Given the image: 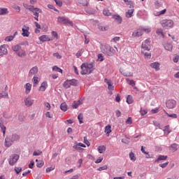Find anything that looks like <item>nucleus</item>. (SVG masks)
I'll return each instance as SVG.
<instances>
[{
    "instance_id": "nucleus-1",
    "label": "nucleus",
    "mask_w": 179,
    "mask_h": 179,
    "mask_svg": "<svg viewBox=\"0 0 179 179\" xmlns=\"http://www.w3.org/2000/svg\"><path fill=\"white\" fill-rule=\"evenodd\" d=\"M81 75H89L94 71V63H90L88 64H86L83 63L81 65Z\"/></svg>"
},
{
    "instance_id": "nucleus-2",
    "label": "nucleus",
    "mask_w": 179,
    "mask_h": 179,
    "mask_svg": "<svg viewBox=\"0 0 179 179\" xmlns=\"http://www.w3.org/2000/svg\"><path fill=\"white\" fill-rule=\"evenodd\" d=\"M20 139V136L14 134L8 137H6L5 139V146L6 148H10L14 142L19 141Z\"/></svg>"
},
{
    "instance_id": "nucleus-3",
    "label": "nucleus",
    "mask_w": 179,
    "mask_h": 179,
    "mask_svg": "<svg viewBox=\"0 0 179 179\" xmlns=\"http://www.w3.org/2000/svg\"><path fill=\"white\" fill-rule=\"evenodd\" d=\"M101 52L108 55V57H113L114 54V49L110 46V45H101Z\"/></svg>"
},
{
    "instance_id": "nucleus-4",
    "label": "nucleus",
    "mask_w": 179,
    "mask_h": 179,
    "mask_svg": "<svg viewBox=\"0 0 179 179\" xmlns=\"http://www.w3.org/2000/svg\"><path fill=\"white\" fill-rule=\"evenodd\" d=\"M27 8L29 10H30V12H32V13L34 14V16H35L34 17L35 20L38 22V14L42 13L43 10H41V9L38 8H34V6H28L27 7Z\"/></svg>"
},
{
    "instance_id": "nucleus-5",
    "label": "nucleus",
    "mask_w": 179,
    "mask_h": 179,
    "mask_svg": "<svg viewBox=\"0 0 179 179\" xmlns=\"http://www.w3.org/2000/svg\"><path fill=\"white\" fill-rule=\"evenodd\" d=\"M19 157H20L19 155H17V154L11 155L8 159V164H10V166H15V164L17 163V161L19 160Z\"/></svg>"
},
{
    "instance_id": "nucleus-6",
    "label": "nucleus",
    "mask_w": 179,
    "mask_h": 179,
    "mask_svg": "<svg viewBox=\"0 0 179 179\" xmlns=\"http://www.w3.org/2000/svg\"><path fill=\"white\" fill-rule=\"evenodd\" d=\"M160 24L162 26V27L166 29L167 27H173L174 22H173L171 20H162L160 22Z\"/></svg>"
},
{
    "instance_id": "nucleus-7",
    "label": "nucleus",
    "mask_w": 179,
    "mask_h": 179,
    "mask_svg": "<svg viewBox=\"0 0 179 179\" xmlns=\"http://www.w3.org/2000/svg\"><path fill=\"white\" fill-rule=\"evenodd\" d=\"M143 31H147V33H150V29H138L134 31L132 34L133 37H141L143 34Z\"/></svg>"
},
{
    "instance_id": "nucleus-8",
    "label": "nucleus",
    "mask_w": 179,
    "mask_h": 179,
    "mask_svg": "<svg viewBox=\"0 0 179 179\" xmlns=\"http://www.w3.org/2000/svg\"><path fill=\"white\" fill-rule=\"evenodd\" d=\"M57 22L59 23H63V24H69V26H73V22H72L65 17H59L57 18Z\"/></svg>"
},
{
    "instance_id": "nucleus-9",
    "label": "nucleus",
    "mask_w": 179,
    "mask_h": 179,
    "mask_svg": "<svg viewBox=\"0 0 179 179\" xmlns=\"http://www.w3.org/2000/svg\"><path fill=\"white\" fill-rule=\"evenodd\" d=\"M166 106L167 108L169 109L176 108V106H177V101L174 99L167 100L166 102Z\"/></svg>"
},
{
    "instance_id": "nucleus-10",
    "label": "nucleus",
    "mask_w": 179,
    "mask_h": 179,
    "mask_svg": "<svg viewBox=\"0 0 179 179\" xmlns=\"http://www.w3.org/2000/svg\"><path fill=\"white\" fill-rule=\"evenodd\" d=\"M141 48H143V50H145L146 51H149V50H150V41L149 39L145 40L142 43Z\"/></svg>"
},
{
    "instance_id": "nucleus-11",
    "label": "nucleus",
    "mask_w": 179,
    "mask_h": 179,
    "mask_svg": "<svg viewBox=\"0 0 179 179\" xmlns=\"http://www.w3.org/2000/svg\"><path fill=\"white\" fill-rule=\"evenodd\" d=\"M6 47H8V45H3L0 47V57L8 54V49H6Z\"/></svg>"
},
{
    "instance_id": "nucleus-12",
    "label": "nucleus",
    "mask_w": 179,
    "mask_h": 179,
    "mask_svg": "<svg viewBox=\"0 0 179 179\" xmlns=\"http://www.w3.org/2000/svg\"><path fill=\"white\" fill-rule=\"evenodd\" d=\"M112 19H114L117 24H121L122 23V17L120 16V15H112Z\"/></svg>"
},
{
    "instance_id": "nucleus-13",
    "label": "nucleus",
    "mask_w": 179,
    "mask_h": 179,
    "mask_svg": "<svg viewBox=\"0 0 179 179\" xmlns=\"http://www.w3.org/2000/svg\"><path fill=\"white\" fill-rule=\"evenodd\" d=\"M24 103L27 107H31V106H33V103H34V101L31 99V97L28 96L24 100Z\"/></svg>"
},
{
    "instance_id": "nucleus-14",
    "label": "nucleus",
    "mask_w": 179,
    "mask_h": 179,
    "mask_svg": "<svg viewBox=\"0 0 179 179\" xmlns=\"http://www.w3.org/2000/svg\"><path fill=\"white\" fill-rule=\"evenodd\" d=\"M24 27L25 29L24 28L22 29V36H23V37H29V36H30V32H29V30L30 28L26 26H24Z\"/></svg>"
},
{
    "instance_id": "nucleus-15",
    "label": "nucleus",
    "mask_w": 179,
    "mask_h": 179,
    "mask_svg": "<svg viewBox=\"0 0 179 179\" xmlns=\"http://www.w3.org/2000/svg\"><path fill=\"white\" fill-rule=\"evenodd\" d=\"M0 128L3 132V136H5V134L6 132V127L3 125V119L0 118Z\"/></svg>"
},
{
    "instance_id": "nucleus-16",
    "label": "nucleus",
    "mask_w": 179,
    "mask_h": 179,
    "mask_svg": "<svg viewBox=\"0 0 179 179\" xmlns=\"http://www.w3.org/2000/svg\"><path fill=\"white\" fill-rule=\"evenodd\" d=\"M47 86H48V85L47 84V81L43 82L38 89L39 92H45Z\"/></svg>"
},
{
    "instance_id": "nucleus-17",
    "label": "nucleus",
    "mask_w": 179,
    "mask_h": 179,
    "mask_svg": "<svg viewBox=\"0 0 179 179\" xmlns=\"http://www.w3.org/2000/svg\"><path fill=\"white\" fill-rule=\"evenodd\" d=\"M38 72V68L37 66L33 67L29 73V76H33V75H36Z\"/></svg>"
},
{
    "instance_id": "nucleus-18",
    "label": "nucleus",
    "mask_w": 179,
    "mask_h": 179,
    "mask_svg": "<svg viewBox=\"0 0 179 179\" xmlns=\"http://www.w3.org/2000/svg\"><path fill=\"white\" fill-rule=\"evenodd\" d=\"M7 88H8V86L6 85L5 87V90L3 91L2 93H0V99H3V97H7V99H9V94L6 91Z\"/></svg>"
},
{
    "instance_id": "nucleus-19",
    "label": "nucleus",
    "mask_w": 179,
    "mask_h": 179,
    "mask_svg": "<svg viewBox=\"0 0 179 179\" xmlns=\"http://www.w3.org/2000/svg\"><path fill=\"white\" fill-rule=\"evenodd\" d=\"M150 66L155 69V71H159L160 69V64H159V62L151 63Z\"/></svg>"
},
{
    "instance_id": "nucleus-20",
    "label": "nucleus",
    "mask_w": 179,
    "mask_h": 179,
    "mask_svg": "<svg viewBox=\"0 0 179 179\" xmlns=\"http://www.w3.org/2000/svg\"><path fill=\"white\" fill-rule=\"evenodd\" d=\"M82 104V100H78L77 101H74L72 103V108H78L79 106Z\"/></svg>"
},
{
    "instance_id": "nucleus-21",
    "label": "nucleus",
    "mask_w": 179,
    "mask_h": 179,
    "mask_svg": "<svg viewBox=\"0 0 179 179\" xmlns=\"http://www.w3.org/2000/svg\"><path fill=\"white\" fill-rule=\"evenodd\" d=\"M167 155H159L158 158L155 161V163H159L162 160H167Z\"/></svg>"
},
{
    "instance_id": "nucleus-22",
    "label": "nucleus",
    "mask_w": 179,
    "mask_h": 179,
    "mask_svg": "<svg viewBox=\"0 0 179 179\" xmlns=\"http://www.w3.org/2000/svg\"><path fill=\"white\" fill-rule=\"evenodd\" d=\"M40 41H42L43 43H45V41H51V39L48 38V36L47 35H43L39 37Z\"/></svg>"
},
{
    "instance_id": "nucleus-23",
    "label": "nucleus",
    "mask_w": 179,
    "mask_h": 179,
    "mask_svg": "<svg viewBox=\"0 0 179 179\" xmlns=\"http://www.w3.org/2000/svg\"><path fill=\"white\" fill-rule=\"evenodd\" d=\"M142 55H144L145 59H150L152 57V54L150 52H144L143 50H141Z\"/></svg>"
},
{
    "instance_id": "nucleus-24",
    "label": "nucleus",
    "mask_w": 179,
    "mask_h": 179,
    "mask_svg": "<svg viewBox=\"0 0 179 179\" xmlns=\"http://www.w3.org/2000/svg\"><path fill=\"white\" fill-rule=\"evenodd\" d=\"M105 132L106 134V136H110V134H111V125H108L105 127Z\"/></svg>"
},
{
    "instance_id": "nucleus-25",
    "label": "nucleus",
    "mask_w": 179,
    "mask_h": 179,
    "mask_svg": "<svg viewBox=\"0 0 179 179\" xmlns=\"http://www.w3.org/2000/svg\"><path fill=\"white\" fill-rule=\"evenodd\" d=\"M25 89H26L25 93L27 94H29V93H30V90H31V84L27 83L25 85Z\"/></svg>"
},
{
    "instance_id": "nucleus-26",
    "label": "nucleus",
    "mask_w": 179,
    "mask_h": 179,
    "mask_svg": "<svg viewBox=\"0 0 179 179\" xmlns=\"http://www.w3.org/2000/svg\"><path fill=\"white\" fill-rule=\"evenodd\" d=\"M60 109L62 110V111H66V110H68V105H66V102H63L60 105Z\"/></svg>"
},
{
    "instance_id": "nucleus-27",
    "label": "nucleus",
    "mask_w": 179,
    "mask_h": 179,
    "mask_svg": "<svg viewBox=\"0 0 179 179\" xmlns=\"http://www.w3.org/2000/svg\"><path fill=\"white\" fill-rule=\"evenodd\" d=\"M63 87H65V89H69L71 87V82L69 80H66L64 83H63Z\"/></svg>"
},
{
    "instance_id": "nucleus-28",
    "label": "nucleus",
    "mask_w": 179,
    "mask_h": 179,
    "mask_svg": "<svg viewBox=\"0 0 179 179\" xmlns=\"http://www.w3.org/2000/svg\"><path fill=\"white\" fill-rule=\"evenodd\" d=\"M8 13H9V11H8V8H0V15H8Z\"/></svg>"
},
{
    "instance_id": "nucleus-29",
    "label": "nucleus",
    "mask_w": 179,
    "mask_h": 179,
    "mask_svg": "<svg viewBox=\"0 0 179 179\" xmlns=\"http://www.w3.org/2000/svg\"><path fill=\"white\" fill-rule=\"evenodd\" d=\"M17 55H18V57H25L26 56V52L23 50H19L17 52Z\"/></svg>"
},
{
    "instance_id": "nucleus-30",
    "label": "nucleus",
    "mask_w": 179,
    "mask_h": 179,
    "mask_svg": "<svg viewBox=\"0 0 179 179\" xmlns=\"http://www.w3.org/2000/svg\"><path fill=\"white\" fill-rule=\"evenodd\" d=\"M164 48L167 51H171V50H173V45H171V43H166L164 46Z\"/></svg>"
},
{
    "instance_id": "nucleus-31",
    "label": "nucleus",
    "mask_w": 179,
    "mask_h": 179,
    "mask_svg": "<svg viewBox=\"0 0 179 179\" xmlns=\"http://www.w3.org/2000/svg\"><path fill=\"white\" fill-rule=\"evenodd\" d=\"M98 151L99 152V153H104V152H106V146L104 145L99 146Z\"/></svg>"
},
{
    "instance_id": "nucleus-32",
    "label": "nucleus",
    "mask_w": 179,
    "mask_h": 179,
    "mask_svg": "<svg viewBox=\"0 0 179 179\" xmlns=\"http://www.w3.org/2000/svg\"><path fill=\"white\" fill-rule=\"evenodd\" d=\"M134 9L129 10L126 12V17H132V14L134 13Z\"/></svg>"
},
{
    "instance_id": "nucleus-33",
    "label": "nucleus",
    "mask_w": 179,
    "mask_h": 179,
    "mask_svg": "<svg viewBox=\"0 0 179 179\" xmlns=\"http://www.w3.org/2000/svg\"><path fill=\"white\" fill-rule=\"evenodd\" d=\"M127 103L128 104H132L134 103V99L131 95H128L127 97Z\"/></svg>"
},
{
    "instance_id": "nucleus-34",
    "label": "nucleus",
    "mask_w": 179,
    "mask_h": 179,
    "mask_svg": "<svg viewBox=\"0 0 179 179\" xmlns=\"http://www.w3.org/2000/svg\"><path fill=\"white\" fill-rule=\"evenodd\" d=\"M177 144L174 143L172 144L170 147V150H172V152H177L178 148H177Z\"/></svg>"
},
{
    "instance_id": "nucleus-35",
    "label": "nucleus",
    "mask_w": 179,
    "mask_h": 179,
    "mask_svg": "<svg viewBox=\"0 0 179 179\" xmlns=\"http://www.w3.org/2000/svg\"><path fill=\"white\" fill-rule=\"evenodd\" d=\"M71 86H78V80L75 79L69 80Z\"/></svg>"
},
{
    "instance_id": "nucleus-36",
    "label": "nucleus",
    "mask_w": 179,
    "mask_h": 179,
    "mask_svg": "<svg viewBox=\"0 0 179 179\" xmlns=\"http://www.w3.org/2000/svg\"><path fill=\"white\" fill-rule=\"evenodd\" d=\"M20 48H22V47H20V45H19L12 47V50H14L15 52H19L20 50Z\"/></svg>"
},
{
    "instance_id": "nucleus-37",
    "label": "nucleus",
    "mask_w": 179,
    "mask_h": 179,
    "mask_svg": "<svg viewBox=\"0 0 179 179\" xmlns=\"http://www.w3.org/2000/svg\"><path fill=\"white\" fill-rule=\"evenodd\" d=\"M33 82H34V87H36V86L38 85V77L34 76L33 78Z\"/></svg>"
},
{
    "instance_id": "nucleus-38",
    "label": "nucleus",
    "mask_w": 179,
    "mask_h": 179,
    "mask_svg": "<svg viewBox=\"0 0 179 179\" xmlns=\"http://www.w3.org/2000/svg\"><path fill=\"white\" fill-rule=\"evenodd\" d=\"M164 134H166V135H169L170 134V126H165L164 129Z\"/></svg>"
},
{
    "instance_id": "nucleus-39",
    "label": "nucleus",
    "mask_w": 179,
    "mask_h": 179,
    "mask_svg": "<svg viewBox=\"0 0 179 179\" xmlns=\"http://www.w3.org/2000/svg\"><path fill=\"white\" fill-rule=\"evenodd\" d=\"M37 167L38 169H41L44 166V161L43 160H39L38 162L36 164Z\"/></svg>"
},
{
    "instance_id": "nucleus-40",
    "label": "nucleus",
    "mask_w": 179,
    "mask_h": 179,
    "mask_svg": "<svg viewBox=\"0 0 179 179\" xmlns=\"http://www.w3.org/2000/svg\"><path fill=\"white\" fill-rule=\"evenodd\" d=\"M78 120H79L80 124H83V115L80 113L78 115Z\"/></svg>"
},
{
    "instance_id": "nucleus-41",
    "label": "nucleus",
    "mask_w": 179,
    "mask_h": 179,
    "mask_svg": "<svg viewBox=\"0 0 179 179\" xmlns=\"http://www.w3.org/2000/svg\"><path fill=\"white\" fill-rule=\"evenodd\" d=\"M52 71H55V72H60V73H62V69H59V67L57 66H53Z\"/></svg>"
},
{
    "instance_id": "nucleus-42",
    "label": "nucleus",
    "mask_w": 179,
    "mask_h": 179,
    "mask_svg": "<svg viewBox=\"0 0 179 179\" xmlns=\"http://www.w3.org/2000/svg\"><path fill=\"white\" fill-rule=\"evenodd\" d=\"M103 14L104 15V16H110L111 15V13H110V10H107V9H104L103 10Z\"/></svg>"
},
{
    "instance_id": "nucleus-43",
    "label": "nucleus",
    "mask_w": 179,
    "mask_h": 179,
    "mask_svg": "<svg viewBox=\"0 0 179 179\" xmlns=\"http://www.w3.org/2000/svg\"><path fill=\"white\" fill-rule=\"evenodd\" d=\"M13 38H15V36L13 35L6 36L5 38V41H13Z\"/></svg>"
},
{
    "instance_id": "nucleus-44",
    "label": "nucleus",
    "mask_w": 179,
    "mask_h": 179,
    "mask_svg": "<svg viewBox=\"0 0 179 179\" xmlns=\"http://www.w3.org/2000/svg\"><path fill=\"white\" fill-rule=\"evenodd\" d=\"M164 113L168 115V117H170L171 118H177V114L173 113V114H169L166 110H164Z\"/></svg>"
},
{
    "instance_id": "nucleus-45",
    "label": "nucleus",
    "mask_w": 179,
    "mask_h": 179,
    "mask_svg": "<svg viewBox=\"0 0 179 179\" xmlns=\"http://www.w3.org/2000/svg\"><path fill=\"white\" fill-rule=\"evenodd\" d=\"M79 3L83 5V6H87L89 3L87 1V0H80Z\"/></svg>"
},
{
    "instance_id": "nucleus-46",
    "label": "nucleus",
    "mask_w": 179,
    "mask_h": 179,
    "mask_svg": "<svg viewBox=\"0 0 179 179\" xmlns=\"http://www.w3.org/2000/svg\"><path fill=\"white\" fill-rule=\"evenodd\" d=\"M15 173L17 175H19L20 174V172L22 171V168L21 167H17L15 166V169H14Z\"/></svg>"
},
{
    "instance_id": "nucleus-47",
    "label": "nucleus",
    "mask_w": 179,
    "mask_h": 179,
    "mask_svg": "<svg viewBox=\"0 0 179 179\" xmlns=\"http://www.w3.org/2000/svg\"><path fill=\"white\" fill-rule=\"evenodd\" d=\"M129 157L133 162H135V160H136V157H135V154H134L133 152L129 153Z\"/></svg>"
},
{
    "instance_id": "nucleus-48",
    "label": "nucleus",
    "mask_w": 179,
    "mask_h": 179,
    "mask_svg": "<svg viewBox=\"0 0 179 179\" xmlns=\"http://www.w3.org/2000/svg\"><path fill=\"white\" fill-rule=\"evenodd\" d=\"M166 12H167V10L166 9H164L159 12H157V16H160L162 15H164V13H166Z\"/></svg>"
},
{
    "instance_id": "nucleus-49",
    "label": "nucleus",
    "mask_w": 179,
    "mask_h": 179,
    "mask_svg": "<svg viewBox=\"0 0 179 179\" xmlns=\"http://www.w3.org/2000/svg\"><path fill=\"white\" fill-rule=\"evenodd\" d=\"M99 29L101 31H107L108 30V28H107V27L99 26Z\"/></svg>"
},
{
    "instance_id": "nucleus-50",
    "label": "nucleus",
    "mask_w": 179,
    "mask_h": 179,
    "mask_svg": "<svg viewBox=\"0 0 179 179\" xmlns=\"http://www.w3.org/2000/svg\"><path fill=\"white\" fill-rule=\"evenodd\" d=\"M108 169V166L107 165H104L103 166L99 167L97 170L98 171H103V170H107Z\"/></svg>"
},
{
    "instance_id": "nucleus-51",
    "label": "nucleus",
    "mask_w": 179,
    "mask_h": 179,
    "mask_svg": "<svg viewBox=\"0 0 179 179\" xmlns=\"http://www.w3.org/2000/svg\"><path fill=\"white\" fill-rule=\"evenodd\" d=\"M108 90H114V85H113V83H109L108 84Z\"/></svg>"
},
{
    "instance_id": "nucleus-52",
    "label": "nucleus",
    "mask_w": 179,
    "mask_h": 179,
    "mask_svg": "<svg viewBox=\"0 0 179 179\" xmlns=\"http://www.w3.org/2000/svg\"><path fill=\"white\" fill-rule=\"evenodd\" d=\"M41 153H43V152L38 150L37 151H34L33 152V156H40V155H41Z\"/></svg>"
},
{
    "instance_id": "nucleus-53",
    "label": "nucleus",
    "mask_w": 179,
    "mask_h": 179,
    "mask_svg": "<svg viewBox=\"0 0 179 179\" xmlns=\"http://www.w3.org/2000/svg\"><path fill=\"white\" fill-rule=\"evenodd\" d=\"M167 166H169V162L159 164V167H162V169H166Z\"/></svg>"
},
{
    "instance_id": "nucleus-54",
    "label": "nucleus",
    "mask_w": 179,
    "mask_h": 179,
    "mask_svg": "<svg viewBox=\"0 0 179 179\" xmlns=\"http://www.w3.org/2000/svg\"><path fill=\"white\" fill-rule=\"evenodd\" d=\"M48 8H49V9H52L55 12H58V10L56 9L55 7L52 4H48Z\"/></svg>"
},
{
    "instance_id": "nucleus-55",
    "label": "nucleus",
    "mask_w": 179,
    "mask_h": 179,
    "mask_svg": "<svg viewBox=\"0 0 179 179\" xmlns=\"http://www.w3.org/2000/svg\"><path fill=\"white\" fill-rule=\"evenodd\" d=\"M73 149H76V150H83V148H80L78 144L73 146Z\"/></svg>"
},
{
    "instance_id": "nucleus-56",
    "label": "nucleus",
    "mask_w": 179,
    "mask_h": 179,
    "mask_svg": "<svg viewBox=\"0 0 179 179\" xmlns=\"http://www.w3.org/2000/svg\"><path fill=\"white\" fill-rule=\"evenodd\" d=\"M53 57H56L57 59H61V58H62V56H61L58 52L54 53Z\"/></svg>"
},
{
    "instance_id": "nucleus-57",
    "label": "nucleus",
    "mask_w": 179,
    "mask_h": 179,
    "mask_svg": "<svg viewBox=\"0 0 179 179\" xmlns=\"http://www.w3.org/2000/svg\"><path fill=\"white\" fill-rule=\"evenodd\" d=\"M98 59L99 61H100V62H102V61H104V59L103 58V54L98 55Z\"/></svg>"
},
{
    "instance_id": "nucleus-58",
    "label": "nucleus",
    "mask_w": 179,
    "mask_h": 179,
    "mask_svg": "<svg viewBox=\"0 0 179 179\" xmlns=\"http://www.w3.org/2000/svg\"><path fill=\"white\" fill-rule=\"evenodd\" d=\"M45 107H46V108H48V110H51V105L50 104V103L48 102H45L44 103Z\"/></svg>"
},
{
    "instance_id": "nucleus-59",
    "label": "nucleus",
    "mask_w": 179,
    "mask_h": 179,
    "mask_svg": "<svg viewBox=\"0 0 179 179\" xmlns=\"http://www.w3.org/2000/svg\"><path fill=\"white\" fill-rule=\"evenodd\" d=\"M126 124H129L131 125V124H132V117H128L127 120H126Z\"/></svg>"
},
{
    "instance_id": "nucleus-60",
    "label": "nucleus",
    "mask_w": 179,
    "mask_h": 179,
    "mask_svg": "<svg viewBox=\"0 0 179 179\" xmlns=\"http://www.w3.org/2000/svg\"><path fill=\"white\" fill-rule=\"evenodd\" d=\"M84 143H85V145H87V146H90V142L87 141V138L84 137Z\"/></svg>"
},
{
    "instance_id": "nucleus-61",
    "label": "nucleus",
    "mask_w": 179,
    "mask_h": 179,
    "mask_svg": "<svg viewBox=\"0 0 179 179\" xmlns=\"http://www.w3.org/2000/svg\"><path fill=\"white\" fill-rule=\"evenodd\" d=\"M103 162V157H99V159H96V161H95V163L96 164H99V163H101Z\"/></svg>"
},
{
    "instance_id": "nucleus-62",
    "label": "nucleus",
    "mask_w": 179,
    "mask_h": 179,
    "mask_svg": "<svg viewBox=\"0 0 179 179\" xmlns=\"http://www.w3.org/2000/svg\"><path fill=\"white\" fill-rule=\"evenodd\" d=\"M156 33H157V34H162V37H164V34H163V30L157 29Z\"/></svg>"
},
{
    "instance_id": "nucleus-63",
    "label": "nucleus",
    "mask_w": 179,
    "mask_h": 179,
    "mask_svg": "<svg viewBox=\"0 0 179 179\" xmlns=\"http://www.w3.org/2000/svg\"><path fill=\"white\" fill-rule=\"evenodd\" d=\"M55 3L58 6H62V1H61V0H55Z\"/></svg>"
},
{
    "instance_id": "nucleus-64",
    "label": "nucleus",
    "mask_w": 179,
    "mask_h": 179,
    "mask_svg": "<svg viewBox=\"0 0 179 179\" xmlns=\"http://www.w3.org/2000/svg\"><path fill=\"white\" fill-rule=\"evenodd\" d=\"M129 85H130L131 86H132V87H134L136 83H135V80H129Z\"/></svg>"
}]
</instances>
